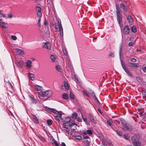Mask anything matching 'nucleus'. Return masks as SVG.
Here are the masks:
<instances>
[{"instance_id": "nucleus-1", "label": "nucleus", "mask_w": 146, "mask_h": 146, "mask_svg": "<svg viewBox=\"0 0 146 146\" xmlns=\"http://www.w3.org/2000/svg\"><path fill=\"white\" fill-rule=\"evenodd\" d=\"M52 92L48 90L44 91H40L39 92V94L42 97H49L51 96Z\"/></svg>"}, {"instance_id": "nucleus-2", "label": "nucleus", "mask_w": 146, "mask_h": 146, "mask_svg": "<svg viewBox=\"0 0 146 146\" xmlns=\"http://www.w3.org/2000/svg\"><path fill=\"white\" fill-rule=\"evenodd\" d=\"M76 125H76L74 123H71L70 124H68L67 123L64 122V123L63 124V127L64 128L68 129L69 128L71 129H72L74 130L75 129L72 128V126Z\"/></svg>"}, {"instance_id": "nucleus-3", "label": "nucleus", "mask_w": 146, "mask_h": 146, "mask_svg": "<svg viewBox=\"0 0 146 146\" xmlns=\"http://www.w3.org/2000/svg\"><path fill=\"white\" fill-rule=\"evenodd\" d=\"M59 115H56L54 116V119L56 120L62 122L63 121V119L62 117V112L61 111H59L57 114Z\"/></svg>"}, {"instance_id": "nucleus-4", "label": "nucleus", "mask_w": 146, "mask_h": 146, "mask_svg": "<svg viewBox=\"0 0 146 146\" xmlns=\"http://www.w3.org/2000/svg\"><path fill=\"white\" fill-rule=\"evenodd\" d=\"M58 25H55L56 29L58 31L60 32L61 35H63V29L61 23L60 22L57 24Z\"/></svg>"}, {"instance_id": "nucleus-5", "label": "nucleus", "mask_w": 146, "mask_h": 146, "mask_svg": "<svg viewBox=\"0 0 146 146\" xmlns=\"http://www.w3.org/2000/svg\"><path fill=\"white\" fill-rule=\"evenodd\" d=\"M123 33L125 35H128L129 34L130 29L128 25L125 26L123 29Z\"/></svg>"}, {"instance_id": "nucleus-6", "label": "nucleus", "mask_w": 146, "mask_h": 146, "mask_svg": "<svg viewBox=\"0 0 146 146\" xmlns=\"http://www.w3.org/2000/svg\"><path fill=\"white\" fill-rule=\"evenodd\" d=\"M117 19L119 26L121 27L122 25V15L117 16Z\"/></svg>"}, {"instance_id": "nucleus-7", "label": "nucleus", "mask_w": 146, "mask_h": 146, "mask_svg": "<svg viewBox=\"0 0 146 146\" xmlns=\"http://www.w3.org/2000/svg\"><path fill=\"white\" fill-rule=\"evenodd\" d=\"M45 108L46 110H48L49 111L54 113L55 114H57L58 113L59 111H58L55 109L52 108H50L46 106L45 107Z\"/></svg>"}, {"instance_id": "nucleus-8", "label": "nucleus", "mask_w": 146, "mask_h": 146, "mask_svg": "<svg viewBox=\"0 0 146 146\" xmlns=\"http://www.w3.org/2000/svg\"><path fill=\"white\" fill-rule=\"evenodd\" d=\"M43 45L42 47L46 49H47L48 50L50 49L51 45L48 42H46L45 43H43Z\"/></svg>"}, {"instance_id": "nucleus-9", "label": "nucleus", "mask_w": 146, "mask_h": 146, "mask_svg": "<svg viewBox=\"0 0 146 146\" xmlns=\"http://www.w3.org/2000/svg\"><path fill=\"white\" fill-rule=\"evenodd\" d=\"M31 118L33 119L34 121H35L37 124L39 123V121H38V119L36 116L33 114H31L30 115Z\"/></svg>"}, {"instance_id": "nucleus-10", "label": "nucleus", "mask_w": 146, "mask_h": 146, "mask_svg": "<svg viewBox=\"0 0 146 146\" xmlns=\"http://www.w3.org/2000/svg\"><path fill=\"white\" fill-rule=\"evenodd\" d=\"M123 125L122 129V130L124 131H127L129 129V127L130 126L127 123Z\"/></svg>"}, {"instance_id": "nucleus-11", "label": "nucleus", "mask_w": 146, "mask_h": 146, "mask_svg": "<svg viewBox=\"0 0 146 146\" xmlns=\"http://www.w3.org/2000/svg\"><path fill=\"white\" fill-rule=\"evenodd\" d=\"M89 118L90 121L93 122L94 124H96V121L95 120L94 117L91 114H90L89 115Z\"/></svg>"}, {"instance_id": "nucleus-12", "label": "nucleus", "mask_w": 146, "mask_h": 146, "mask_svg": "<svg viewBox=\"0 0 146 146\" xmlns=\"http://www.w3.org/2000/svg\"><path fill=\"white\" fill-rule=\"evenodd\" d=\"M140 136L139 135H133L131 138V140L133 141H136L139 140Z\"/></svg>"}, {"instance_id": "nucleus-13", "label": "nucleus", "mask_w": 146, "mask_h": 146, "mask_svg": "<svg viewBox=\"0 0 146 146\" xmlns=\"http://www.w3.org/2000/svg\"><path fill=\"white\" fill-rule=\"evenodd\" d=\"M121 63L123 68L125 70V72L127 71L128 70L126 68V66L124 62H123L122 60H121Z\"/></svg>"}, {"instance_id": "nucleus-14", "label": "nucleus", "mask_w": 146, "mask_h": 146, "mask_svg": "<svg viewBox=\"0 0 146 146\" xmlns=\"http://www.w3.org/2000/svg\"><path fill=\"white\" fill-rule=\"evenodd\" d=\"M121 8L123 9L125 12H127L128 11V9L127 7L123 3H121L120 5Z\"/></svg>"}, {"instance_id": "nucleus-15", "label": "nucleus", "mask_w": 146, "mask_h": 146, "mask_svg": "<svg viewBox=\"0 0 146 146\" xmlns=\"http://www.w3.org/2000/svg\"><path fill=\"white\" fill-rule=\"evenodd\" d=\"M89 94L90 95V96L91 94L92 95L93 97L97 101H98V100L97 99V98L96 97V96L94 92L91 89H90L89 90Z\"/></svg>"}, {"instance_id": "nucleus-16", "label": "nucleus", "mask_w": 146, "mask_h": 146, "mask_svg": "<svg viewBox=\"0 0 146 146\" xmlns=\"http://www.w3.org/2000/svg\"><path fill=\"white\" fill-rule=\"evenodd\" d=\"M34 88L35 90L37 91H40L41 90V88H42V87L41 86L37 85H34Z\"/></svg>"}, {"instance_id": "nucleus-17", "label": "nucleus", "mask_w": 146, "mask_h": 146, "mask_svg": "<svg viewBox=\"0 0 146 146\" xmlns=\"http://www.w3.org/2000/svg\"><path fill=\"white\" fill-rule=\"evenodd\" d=\"M132 144L134 146H140L141 145V143L139 141H133Z\"/></svg>"}, {"instance_id": "nucleus-18", "label": "nucleus", "mask_w": 146, "mask_h": 146, "mask_svg": "<svg viewBox=\"0 0 146 146\" xmlns=\"http://www.w3.org/2000/svg\"><path fill=\"white\" fill-rule=\"evenodd\" d=\"M29 97L31 101H32V103L33 104H35L37 103V101L35 98L31 96H29Z\"/></svg>"}, {"instance_id": "nucleus-19", "label": "nucleus", "mask_w": 146, "mask_h": 146, "mask_svg": "<svg viewBox=\"0 0 146 146\" xmlns=\"http://www.w3.org/2000/svg\"><path fill=\"white\" fill-rule=\"evenodd\" d=\"M28 77L30 78L32 80H33L35 79L34 75L32 73H29L27 74Z\"/></svg>"}, {"instance_id": "nucleus-20", "label": "nucleus", "mask_w": 146, "mask_h": 146, "mask_svg": "<svg viewBox=\"0 0 146 146\" xmlns=\"http://www.w3.org/2000/svg\"><path fill=\"white\" fill-rule=\"evenodd\" d=\"M32 63L31 60H27V62H26L27 66L29 68H31L32 66L31 64Z\"/></svg>"}, {"instance_id": "nucleus-21", "label": "nucleus", "mask_w": 146, "mask_h": 146, "mask_svg": "<svg viewBox=\"0 0 146 146\" xmlns=\"http://www.w3.org/2000/svg\"><path fill=\"white\" fill-rule=\"evenodd\" d=\"M122 48V44H121L120 45L119 50V58H120V60H122L121 59V55H122V52H121Z\"/></svg>"}, {"instance_id": "nucleus-22", "label": "nucleus", "mask_w": 146, "mask_h": 146, "mask_svg": "<svg viewBox=\"0 0 146 146\" xmlns=\"http://www.w3.org/2000/svg\"><path fill=\"white\" fill-rule=\"evenodd\" d=\"M90 139H86L84 140V144L86 146H89L90 145Z\"/></svg>"}, {"instance_id": "nucleus-23", "label": "nucleus", "mask_w": 146, "mask_h": 146, "mask_svg": "<svg viewBox=\"0 0 146 146\" xmlns=\"http://www.w3.org/2000/svg\"><path fill=\"white\" fill-rule=\"evenodd\" d=\"M127 19L128 22L129 23H132L133 22V20L132 18L130 16H128L127 17Z\"/></svg>"}, {"instance_id": "nucleus-24", "label": "nucleus", "mask_w": 146, "mask_h": 146, "mask_svg": "<svg viewBox=\"0 0 146 146\" xmlns=\"http://www.w3.org/2000/svg\"><path fill=\"white\" fill-rule=\"evenodd\" d=\"M113 123V121L111 119H108L107 121V124L109 126H111L112 125Z\"/></svg>"}, {"instance_id": "nucleus-25", "label": "nucleus", "mask_w": 146, "mask_h": 146, "mask_svg": "<svg viewBox=\"0 0 146 146\" xmlns=\"http://www.w3.org/2000/svg\"><path fill=\"white\" fill-rule=\"evenodd\" d=\"M71 120V118L70 117H66L65 118V120H63L64 122L66 123H68Z\"/></svg>"}, {"instance_id": "nucleus-26", "label": "nucleus", "mask_w": 146, "mask_h": 146, "mask_svg": "<svg viewBox=\"0 0 146 146\" xmlns=\"http://www.w3.org/2000/svg\"><path fill=\"white\" fill-rule=\"evenodd\" d=\"M78 114L76 112L73 113L72 115V117L74 119H76L77 117Z\"/></svg>"}, {"instance_id": "nucleus-27", "label": "nucleus", "mask_w": 146, "mask_h": 146, "mask_svg": "<svg viewBox=\"0 0 146 146\" xmlns=\"http://www.w3.org/2000/svg\"><path fill=\"white\" fill-rule=\"evenodd\" d=\"M16 52L17 53L19 54H24V52H23V50H22L21 49H17V51H16Z\"/></svg>"}, {"instance_id": "nucleus-28", "label": "nucleus", "mask_w": 146, "mask_h": 146, "mask_svg": "<svg viewBox=\"0 0 146 146\" xmlns=\"http://www.w3.org/2000/svg\"><path fill=\"white\" fill-rule=\"evenodd\" d=\"M131 30L133 33H136L137 31L136 27L135 26H132L131 28Z\"/></svg>"}, {"instance_id": "nucleus-29", "label": "nucleus", "mask_w": 146, "mask_h": 146, "mask_svg": "<svg viewBox=\"0 0 146 146\" xmlns=\"http://www.w3.org/2000/svg\"><path fill=\"white\" fill-rule=\"evenodd\" d=\"M62 96L63 99H68V94L65 93L62 94Z\"/></svg>"}, {"instance_id": "nucleus-30", "label": "nucleus", "mask_w": 146, "mask_h": 146, "mask_svg": "<svg viewBox=\"0 0 146 146\" xmlns=\"http://www.w3.org/2000/svg\"><path fill=\"white\" fill-rule=\"evenodd\" d=\"M0 26L3 28H5L6 27V23L4 22H0Z\"/></svg>"}, {"instance_id": "nucleus-31", "label": "nucleus", "mask_w": 146, "mask_h": 146, "mask_svg": "<svg viewBox=\"0 0 146 146\" xmlns=\"http://www.w3.org/2000/svg\"><path fill=\"white\" fill-rule=\"evenodd\" d=\"M119 119L121 121V124H123V125L125 124L126 123H127L126 121L123 118Z\"/></svg>"}, {"instance_id": "nucleus-32", "label": "nucleus", "mask_w": 146, "mask_h": 146, "mask_svg": "<svg viewBox=\"0 0 146 146\" xmlns=\"http://www.w3.org/2000/svg\"><path fill=\"white\" fill-rule=\"evenodd\" d=\"M116 16L122 15V14L120 11V10L117 8H116Z\"/></svg>"}, {"instance_id": "nucleus-33", "label": "nucleus", "mask_w": 146, "mask_h": 146, "mask_svg": "<svg viewBox=\"0 0 146 146\" xmlns=\"http://www.w3.org/2000/svg\"><path fill=\"white\" fill-rule=\"evenodd\" d=\"M64 85L66 89L68 90L69 89L68 85L66 81L64 82Z\"/></svg>"}, {"instance_id": "nucleus-34", "label": "nucleus", "mask_w": 146, "mask_h": 146, "mask_svg": "<svg viewBox=\"0 0 146 146\" xmlns=\"http://www.w3.org/2000/svg\"><path fill=\"white\" fill-rule=\"evenodd\" d=\"M52 143H54L55 145V146H59V145L58 143L54 139H52Z\"/></svg>"}, {"instance_id": "nucleus-35", "label": "nucleus", "mask_w": 146, "mask_h": 146, "mask_svg": "<svg viewBox=\"0 0 146 146\" xmlns=\"http://www.w3.org/2000/svg\"><path fill=\"white\" fill-rule=\"evenodd\" d=\"M82 116L83 119L84 121L86 123L87 125L89 124V122L88 121L87 118L86 117H84L82 115Z\"/></svg>"}, {"instance_id": "nucleus-36", "label": "nucleus", "mask_w": 146, "mask_h": 146, "mask_svg": "<svg viewBox=\"0 0 146 146\" xmlns=\"http://www.w3.org/2000/svg\"><path fill=\"white\" fill-rule=\"evenodd\" d=\"M56 69L58 72H61V69L60 68V66L59 65H57L55 66Z\"/></svg>"}, {"instance_id": "nucleus-37", "label": "nucleus", "mask_w": 146, "mask_h": 146, "mask_svg": "<svg viewBox=\"0 0 146 146\" xmlns=\"http://www.w3.org/2000/svg\"><path fill=\"white\" fill-rule=\"evenodd\" d=\"M46 122L48 125H50L52 124V121L51 119H48L47 120Z\"/></svg>"}, {"instance_id": "nucleus-38", "label": "nucleus", "mask_w": 146, "mask_h": 146, "mask_svg": "<svg viewBox=\"0 0 146 146\" xmlns=\"http://www.w3.org/2000/svg\"><path fill=\"white\" fill-rule=\"evenodd\" d=\"M23 64V62L22 61L17 62V65L20 67L22 66Z\"/></svg>"}, {"instance_id": "nucleus-39", "label": "nucleus", "mask_w": 146, "mask_h": 146, "mask_svg": "<svg viewBox=\"0 0 146 146\" xmlns=\"http://www.w3.org/2000/svg\"><path fill=\"white\" fill-rule=\"evenodd\" d=\"M37 136L39 138V139L42 141L43 142L45 141V139L44 137L39 135H37Z\"/></svg>"}, {"instance_id": "nucleus-40", "label": "nucleus", "mask_w": 146, "mask_h": 146, "mask_svg": "<svg viewBox=\"0 0 146 146\" xmlns=\"http://www.w3.org/2000/svg\"><path fill=\"white\" fill-rule=\"evenodd\" d=\"M36 14L37 16L39 18H40L42 15V14L41 11L37 12L36 13Z\"/></svg>"}, {"instance_id": "nucleus-41", "label": "nucleus", "mask_w": 146, "mask_h": 146, "mask_svg": "<svg viewBox=\"0 0 146 146\" xmlns=\"http://www.w3.org/2000/svg\"><path fill=\"white\" fill-rule=\"evenodd\" d=\"M35 9L37 12L41 11V9L40 7L36 6L35 7Z\"/></svg>"}, {"instance_id": "nucleus-42", "label": "nucleus", "mask_w": 146, "mask_h": 146, "mask_svg": "<svg viewBox=\"0 0 146 146\" xmlns=\"http://www.w3.org/2000/svg\"><path fill=\"white\" fill-rule=\"evenodd\" d=\"M50 58L52 62H54L55 61L56 59L54 56L52 55H51L50 56Z\"/></svg>"}, {"instance_id": "nucleus-43", "label": "nucleus", "mask_w": 146, "mask_h": 146, "mask_svg": "<svg viewBox=\"0 0 146 146\" xmlns=\"http://www.w3.org/2000/svg\"><path fill=\"white\" fill-rule=\"evenodd\" d=\"M130 64L132 65V67H138V64H137L136 63H130Z\"/></svg>"}, {"instance_id": "nucleus-44", "label": "nucleus", "mask_w": 146, "mask_h": 146, "mask_svg": "<svg viewBox=\"0 0 146 146\" xmlns=\"http://www.w3.org/2000/svg\"><path fill=\"white\" fill-rule=\"evenodd\" d=\"M142 93L144 95L143 97L144 96L146 97V90L145 89L142 90Z\"/></svg>"}, {"instance_id": "nucleus-45", "label": "nucleus", "mask_w": 146, "mask_h": 146, "mask_svg": "<svg viewBox=\"0 0 146 146\" xmlns=\"http://www.w3.org/2000/svg\"><path fill=\"white\" fill-rule=\"evenodd\" d=\"M5 17V15H3L2 13H0V21H2V19L1 18L2 17Z\"/></svg>"}, {"instance_id": "nucleus-46", "label": "nucleus", "mask_w": 146, "mask_h": 146, "mask_svg": "<svg viewBox=\"0 0 146 146\" xmlns=\"http://www.w3.org/2000/svg\"><path fill=\"white\" fill-rule=\"evenodd\" d=\"M70 97L72 99H74L75 96L71 92L70 93Z\"/></svg>"}, {"instance_id": "nucleus-47", "label": "nucleus", "mask_w": 146, "mask_h": 146, "mask_svg": "<svg viewBox=\"0 0 146 146\" xmlns=\"http://www.w3.org/2000/svg\"><path fill=\"white\" fill-rule=\"evenodd\" d=\"M76 139L78 140H81L82 139V137L80 135H77Z\"/></svg>"}, {"instance_id": "nucleus-48", "label": "nucleus", "mask_w": 146, "mask_h": 146, "mask_svg": "<svg viewBox=\"0 0 146 146\" xmlns=\"http://www.w3.org/2000/svg\"><path fill=\"white\" fill-rule=\"evenodd\" d=\"M124 138L126 139H129V137L128 136V134H126L124 135Z\"/></svg>"}, {"instance_id": "nucleus-49", "label": "nucleus", "mask_w": 146, "mask_h": 146, "mask_svg": "<svg viewBox=\"0 0 146 146\" xmlns=\"http://www.w3.org/2000/svg\"><path fill=\"white\" fill-rule=\"evenodd\" d=\"M87 133L89 135H92V131L90 129H88L86 131Z\"/></svg>"}, {"instance_id": "nucleus-50", "label": "nucleus", "mask_w": 146, "mask_h": 146, "mask_svg": "<svg viewBox=\"0 0 146 146\" xmlns=\"http://www.w3.org/2000/svg\"><path fill=\"white\" fill-rule=\"evenodd\" d=\"M131 61L133 63H135L136 62V60L134 58H132L131 59Z\"/></svg>"}, {"instance_id": "nucleus-51", "label": "nucleus", "mask_w": 146, "mask_h": 146, "mask_svg": "<svg viewBox=\"0 0 146 146\" xmlns=\"http://www.w3.org/2000/svg\"><path fill=\"white\" fill-rule=\"evenodd\" d=\"M109 55L111 57H113L114 56V53L113 52H110L109 53Z\"/></svg>"}, {"instance_id": "nucleus-52", "label": "nucleus", "mask_w": 146, "mask_h": 146, "mask_svg": "<svg viewBox=\"0 0 146 146\" xmlns=\"http://www.w3.org/2000/svg\"><path fill=\"white\" fill-rule=\"evenodd\" d=\"M11 38L14 40H16L17 39V37L15 36L12 35L11 36Z\"/></svg>"}, {"instance_id": "nucleus-53", "label": "nucleus", "mask_w": 146, "mask_h": 146, "mask_svg": "<svg viewBox=\"0 0 146 146\" xmlns=\"http://www.w3.org/2000/svg\"><path fill=\"white\" fill-rule=\"evenodd\" d=\"M116 132L117 135L120 137H122V133L120 131H116Z\"/></svg>"}, {"instance_id": "nucleus-54", "label": "nucleus", "mask_w": 146, "mask_h": 146, "mask_svg": "<svg viewBox=\"0 0 146 146\" xmlns=\"http://www.w3.org/2000/svg\"><path fill=\"white\" fill-rule=\"evenodd\" d=\"M74 78H75V79L77 81H79V79H78V76H77V75L76 74H74Z\"/></svg>"}, {"instance_id": "nucleus-55", "label": "nucleus", "mask_w": 146, "mask_h": 146, "mask_svg": "<svg viewBox=\"0 0 146 146\" xmlns=\"http://www.w3.org/2000/svg\"><path fill=\"white\" fill-rule=\"evenodd\" d=\"M133 44V42L132 41L128 43V45L131 46H132Z\"/></svg>"}, {"instance_id": "nucleus-56", "label": "nucleus", "mask_w": 146, "mask_h": 146, "mask_svg": "<svg viewBox=\"0 0 146 146\" xmlns=\"http://www.w3.org/2000/svg\"><path fill=\"white\" fill-rule=\"evenodd\" d=\"M8 18H11L13 17V15L11 14H8L7 15Z\"/></svg>"}, {"instance_id": "nucleus-57", "label": "nucleus", "mask_w": 146, "mask_h": 146, "mask_svg": "<svg viewBox=\"0 0 146 146\" xmlns=\"http://www.w3.org/2000/svg\"><path fill=\"white\" fill-rule=\"evenodd\" d=\"M77 121L79 122L82 121V120L80 117H78L77 119Z\"/></svg>"}, {"instance_id": "nucleus-58", "label": "nucleus", "mask_w": 146, "mask_h": 146, "mask_svg": "<svg viewBox=\"0 0 146 146\" xmlns=\"http://www.w3.org/2000/svg\"><path fill=\"white\" fill-rule=\"evenodd\" d=\"M64 54L65 55H66L68 54V52L66 49L63 50Z\"/></svg>"}, {"instance_id": "nucleus-59", "label": "nucleus", "mask_w": 146, "mask_h": 146, "mask_svg": "<svg viewBox=\"0 0 146 146\" xmlns=\"http://www.w3.org/2000/svg\"><path fill=\"white\" fill-rule=\"evenodd\" d=\"M40 18H39V19L38 20V25L39 27H40Z\"/></svg>"}, {"instance_id": "nucleus-60", "label": "nucleus", "mask_w": 146, "mask_h": 146, "mask_svg": "<svg viewBox=\"0 0 146 146\" xmlns=\"http://www.w3.org/2000/svg\"><path fill=\"white\" fill-rule=\"evenodd\" d=\"M84 92L85 94L88 97H90V96L89 94L87 92H86L85 91H84Z\"/></svg>"}, {"instance_id": "nucleus-61", "label": "nucleus", "mask_w": 146, "mask_h": 146, "mask_svg": "<svg viewBox=\"0 0 146 146\" xmlns=\"http://www.w3.org/2000/svg\"><path fill=\"white\" fill-rule=\"evenodd\" d=\"M142 70L144 72H146V66L143 67Z\"/></svg>"}, {"instance_id": "nucleus-62", "label": "nucleus", "mask_w": 146, "mask_h": 146, "mask_svg": "<svg viewBox=\"0 0 146 146\" xmlns=\"http://www.w3.org/2000/svg\"><path fill=\"white\" fill-rule=\"evenodd\" d=\"M98 112L101 114H103V112L101 111V110L99 109V108H98Z\"/></svg>"}, {"instance_id": "nucleus-63", "label": "nucleus", "mask_w": 146, "mask_h": 146, "mask_svg": "<svg viewBox=\"0 0 146 146\" xmlns=\"http://www.w3.org/2000/svg\"><path fill=\"white\" fill-rule=\"evenodd\" d=\"M129 76H131L132 77V76L131 74V73L130 72H128V73H127Z\"/></svg>"}, {"instance_id": "nucleus-64", "label": "nucleus", "mask_w": 146, "mask_h": 146, "mask_svg": "<svg viewBox=\"0 0 146 146\" xmlns=\"http://www.w3.org/2000/svg\"><path fill=\"white\" fill-rule=\"evenodd\" d=\"M61 145L62 146H66L64 142H62Z\"/></svg>"}]
</instances>
